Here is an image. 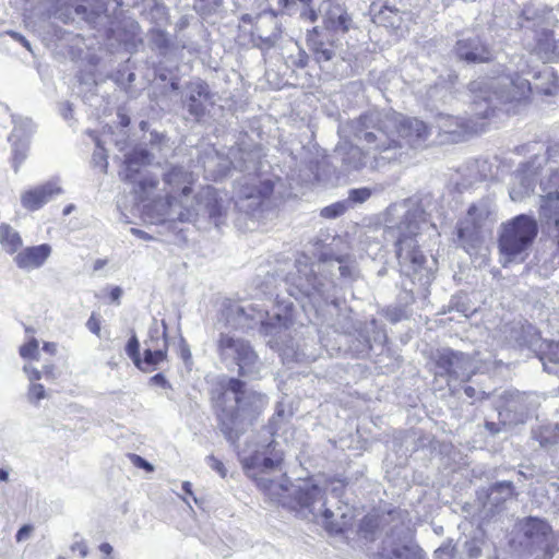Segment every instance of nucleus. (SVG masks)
<instances>
[{
    "mask_svg": "<svg viewBox=\"0 0 559 559\" xmlns=\"http://www.w3.org/2000/svg\"><path fill=\"white\" fill-rule=\"evenodd\" d=\"M264 396L254 391H248L245 381L229 378L221 383V388L211 397L213 411L222 433L229 441H236L240 435V426L246 415L255 419L261 413Z\"/></svg>",
    "mask_w": 559,
    "mask_h": 559,
    "instance_id": "1",
    "label": "nucleus"
},
{
    "mask_svg": "<svg viewBox=\"0 0 559 559\" xmlns=\"http://www.w3.org/2000/svg\"><path fill=\"white\" fill-rule=\"evenodd\" d=\"M538 233V222L532 215L519 214L503 222L497 239L503 266L510 263H523L528 258Z\"/></svg>",
    "mask_w": 559,
    "mask_h": 559,
    "instance_id": "2",
    "label": "nucleus"
},
{
    "mask_svg": "<svg viewBox=\"0 0 559 559\" xmlns=\"http://www.w3.org/2000/svg\"><path fill=\"white\" fill-rule=\"evenodd\" d=\"M378 131L385 138V141L376 143L374 148L378 152L402 147L403 143L416 147L430 134V129L424 121L402 115L386 117L379 124Z\"/></svg>",
    "mask_w": 559,
    "mask_h": 559,
    "instance_id": "3",
    "label": "nucleus"
},
{
    "mask_svg": "<svg viewBox=\"0 0 559 559\" xmlns=\"http://www.w3.org/2000/svg\"><path fill=\"white\" fill-rule=\"evenodd\" d=\"M111 2L116 7H134L139 0H44V5L48 14L64 23L84 21L93 24L102 14L108 16V4Z\"/></svg>",
    "mask_w": 559,
    "mask_h": 559,
    "instance_id": "4",
    "label": "nucleus"
},
{
    "mask_svg": "<svg viewBox=\"0 0 559 559\" xmlns=\"http://www.w3.org/2000/svg\"><path fill=\"white\" fill-rule=\"evenodd\" d=\"M488 100H495L504 108L508 114H515L520 108L530 105L533 100L534 88L528 80L519 73H499L491 76L487 83Z\"/></svg>",
    "mask_w": 559,
    "mask_h": 559,
    "instance_id": "5",
    "label": "nucleus"
},
{
    "mask_svg": "<svg viewBox=\"0 0 559 559\" xmlns=\"http://www.w3.org/2000/svg\"><path fill=\"white\" fill-rule=\"evenodd\" d=\"M435 367V378H443L450 386L459 380L468 381L471 374L468 372L469 357L467 354L456 352L451 348H442L437 350L432 357Z\"/></svg>",
    "mask_w": 559,
    "mask_h": 559,
    "instance_id": "6",
    "label": "nucleus"
},
{
    "mask_svg": "<svg viewBox=\"0 0 559 559\" xmlns=\"http://www.w3.org/2000/svg\"><path fill=\"white\" fill-rule=\"evenodd\" d=\"M275 447L276 442L275 440H272L265 447L264 452L254 451L243 462V468L248 476L252 478L257 486L264 492L271 490L273 481L259 477L258 472L280 467L284 460L283 453L281 451H276Z\"/></svg>",
    "mask_w": 559,
    "mask_h": 559,
    "instance_id": "7",
    "label": "nucleus"
},
{
    "mask_svg": "<svg viewBox=\"0 0 559 559\" xmlns=\"http://www.w3.org/2000/svg\"><path fill=\"white\" fill-rule=\"evenodd\" d=\"M417 233L401 234L395 242V253L404 274L415 278L421 274L427 259L420 250L417 240Z\"/></svg>",
    "mask_w": 559,
    "mask_h": 559,
    "instance_id": "8",
    "label": "nucleus"
},
{
    "mask_svg": "<svg viewBox=\"0 0 559 559\" xmlns=\"http://www.w3.org/2000/svg\"><path fill=\"white\" fill-rule=\"evenodd\" d=\"M217 350L221 356L233 352L234 360L238 366V376L243 377L248 370L255 365L258 354L254 352L250 342L222 333L217 340Z\"/></svg>",
    "mask_w": 559,
    "mask_h": 559,
    "instance_id": "9",
    "label": "nucleus"
},
{
    "mask_svg": "<svg viewBox=\"0 0 559 559\" xmlns=\"http://www.w3.org/2000/svg\"><path fill=\"white\" fill-rule=\"evenodd\" d=\"M166 186V201L173 205L193 192L197 178L192 171L181 166H171L163 176Z\"/></svg>",
    "mask_w": 559,
    "mask_h": 559,
    "instance_id": "10",
    "label": "nucleus"
},
{
    "mask_svg": "<svg viewBox=\"0 0 559 559\" xmlns=\"http://www.w3.org/2000/svg\"><path fill=\"white\" fill-rule=\"evenodd\" d=\"M168 326L162 321V328L154 325L144 340L143 361L145 370L155 367L168 358Z\"/></svg>",
    "mask_w": 559,
    "mask_h": 559,
    "instance_id": "11",
    "label": "nucleus"
},
{
    "mask_svg": "<svg viewBox=\"0 0 559 559\" xmlns=\"http://www.w3.org/2000/svg\"><path fill=\"white\" fill-rule=\"evenodd\" d=\"M187 87V110L195 121L200 122L209 115L210 108L214 106L213 94L209 84L204 81L189 83Z\"/></svg>",
    "mask_w": 559,
    "mask_h": 559,
    "instance_id": "12",
    "label": "nucleus"
},
{
    "mask_svg": "<svg viewBox=\"0 0 559 559\" xmlns=\"http://www.w3.org/2000/svg\"><path fill=\"white\" fill-rule=\"evenodd\" d=\"M456 56L467 63H487L493 60L492 49L481 37H465L455 45Z\"/></svg>",
    "mask_w": 559,
    "mask_h": 559,
    "instance_id": "13",
    "label": "nucleus"
},
{
    "mask_svg": "<svg viewBox=\"0 0 559 559\" xmlns=\"http://www.w3.org/2000/svg\"><path fill=\"white\" fill-rule=\"evenodd\" d=\"M61 188L56 183L46 182L26 190L21 195V203L28 211H37L43 207L52 197L60 194Z\"/></svg>",
    "mask_w": 559,
    "mask_h": 559,
    "instance_id": "14",
    "label": "nucleus"
},
{
    "mask_svg": "<svg viewBox=\"0 0 559 559\" xmlns=\"http://www.w3.org/2000/svg\"><path fill=\"white\" fill-rule=\"evenodd\" d=\"M322 7L325 11L323 23L326 29L335 33H346L352 29L353 21L342 5L326 0Z\"/></svg>",
    "mask_w": 559,
    "mask_h": 559,
    "instance_id": "15",
    "label": "nucleus"
},
{
    "mask_svg": "<svg viewBox=\"0 0 559 559\" xmlns=\"http://www.w3.org/2000/svg\"><path fill=\"white\" fill-rule=\"evenodd\" d=\"M51 253V248L47 243L27 247L19 251L14 262L20 269H37L44 264Z\"/></svg>",
    "mask_w": 559,
    "mask_h": 559,
    "instance_id": "16",
    "label": "nucleus"
},
{
    "mask_svg": "<svg viewBox=\"0 0 559 559\" xmlns=\"http://www.w3.org/2000/svg\"><path fill=\"white\" fill-rule=\"evenodd\" d=\"M151 164V154L146 150H133L124 156V169L120 173V177L126 182L133 181L141 169Z\"/></svg>",
    "mask_w": 559,
    "mask_h": 559,
    "instance_id": "17",
    "label": "nucleus"
},
{
    "mask_svg": "<svg viewBox=\"0 0 559 559\" xmlns=\"http://www.w3.org/2000/svg\"><path fill=\"white\" fill-rule=\"evenodd\" d=\"M539 211L546 223L556 230L555 241L559 251V192H550L543 197Z\"/></svg>",
    "mask_w": 559,
    "mask_h": 559,
    "instance_id": "18",
    "label": "nucleus"
},
{
    "mask_svg": "<svg viewBox=\"0 0 559 559\" xmlns=\"http://www.w3.org/2000/svg\"><path fill=\"white\" fill-rule=\"evenodd\" d=\"M203 197L205 198V209L209 218L214 222L216 226L222 224V219L226 216V207L224 200L221 198L219 192L212 186H205L202 189Z\"/></svg>",
    "mask_w": 559,
    "mask_h": 559,
    "instance_id": "19",
    "label": "nucleus"
},
{
    "mask_svg": "<svg viewBox=\"0 0 559 559\" xmlns=\"http://www.w3.org/2000/svg\"><path fill=\"white\" fill-rule=\"evenodd\" d=\"M307 46L318 62L329 61L334 56L335 41L331 37H307Z\"/></svg>",
    "mask_w": 559,
    "mask_h": 559,
    "instance_id": "20",
    "label": "nucleus"
},
{
    "mask_svg": "<svg viewBox=\"0 0 559 559\" xmlns=\"http://www.w3.org/2000/svg\"><path fill=\"white\" fill-rule=\"evenodd\" d=\"M0 245L9 254L17 253L22 248L23 240L21 235L9 224H0Z\"/></svg>",
    "mask_w": 559,
    "mask_h": 559,
    "instance_id": "21",
    "label": "nucleus"
},
{
    "mask_svg": "<svg viewBox=\"0 0 559 559\" xmlns=\"http://www.w3.org/2000/svg\"><path fill=\"white\" fill-rule=\"evenodd\" d=\"M523 534L526 538L547 537L551 526L547 521L535 516H527L522 522Z\"/></svg>",
    "mask_w": 559,
    "mask_h": 559,
    "instance_id": "22",
    "label": "nucleus"
},
{
    "mask_svg": "<svg viewBox=\"0 0 559 559\" xmlns=\"http://www.w3.org/2000/svg\"><path fill=\"white\" fill-rule=\"evenodd\" d=\"M536 79L540 81L535 85L536 93L550 96L559 92V78L552 70L540 71Z\"/></svg>",
    "mask_w": 559,
    "mask_h": 559,
    "instance_id": "23",
    "label": "nucleus"
},
{
    "mask_svg": "<svg viewBox=\"0 0 559 559\" xmlns=\"http://www.w3.org/2000/svg\"><path fill=\"white\" fill-rule=\"evenodd\" d=\"M381 559H427L425 551L418 545H402L393 548L389 554L379 552Z\"/></svg>",
    "mask_w": 559,
    "mask_h": 559,
    "instance_id": "24",
    "label": "nucleus"
},
{
    "mask_svg": "<svg viewBox=\"0 0 559 559\" xmlns=\"http://www.w3.org/2000/svg\"><path fill=\"white\" fill-rule=\"evenodd\" d=\"M322 490L316 485H307L296 490L294 500L300 508H311L321 497Z\"/></svg>",
    "mask_w": 559,
    "mask_h": 559,
    "instance_id": "25",
    "label": "nucleus"
},
{
    "mask_svg": "<svg viewBox=\"0 0 559 559\" xmlns=\"http://www.w3.org/2000/svg\"><path fill=\"white\" fill-rule=\"evenodd\" d=\"M322 516L324 528L331 535L344 534L352 526L350 519L345 514H342L341 521L337 522L333 520V512L329 509H325L322 513Z\"/></svg>",
    "mask_w": 559,
    "mask_h": 559,
    "instance_id": "26",
    "label": "nucleus"
},
{
    "mask_svg": "<svg viewBox=\"0 0 559 559\" xmlns=\"http://www.w3.org/2000/svg\"><path fill=\"white\" fill-rule=\"evenodd\" d=\"M400 20L399 11L388 5H384L379 12L373 14V22L385 28H399Z\"/></svg>",
    "mask_w": 559,
    "mask_h": 559,
    "instance_id": "27",
    "label": "nucleus"
},
{
    "mask_svg": "<svg viewBox=\"0 0 559 559\" xmlns=\"http://www.w3.org/2000/svg\"><path fill=\"white\" fill-rule=\"evenodd\" d=\"M537 49L540 57L547 62L554 61L559 55L556 51L557 46L554 37H540L537 43Z\"/></svg>",
    "mask_w": 559,
    "mask_h": 559,
    "instance_id": "28",
    "label": "nucleus"
},
{
    "mask_svg": "<svg viewBox=\"0 0 559 559\" xmlns=\"http://www.w3.org/2000/svg\"><path fill=\"white\" fill-rule=\"evenodd\" d=\"M126 353L133 364L141 370H145L143 357L140 354V343L135 334H132L126 345Z\"/></svg>",
    "mask_w": 559,
    "mask_h": 559,
    "instance_id": "29",
    "label": "nucleus"
},
{
    "mask_svg": "<svg viewBox=\"0 0 559 559\" xmlns=\"http://www.w3.org/2000/svg\"><path fill=\"white\" fill-rule=\"evenodd\" d=\"M347 210H348L347 201H337L335 203H332V204L321 209L320 215L323 218L333 219V218H336V217L345 214Z\"/></svg>",
    "mask_w": 559,
    "mask_h": 559,
    "instance_id": "30",
    "label": "nucleus"
},
{
    "mask_svg": "<svg viewBox=\"0 0 559 559\" xmlns=\"http://www.w3.org/2000/svg\"><path fill=\"white\" fill-rule=\"evenodd\" d=\"M295 1H296V4L290 10H285L287 13H289V14L294 13L296 11L297 5L300 4L301 5L300 17L304 21H308L311 23L317 21L318 14H317L316 10H313L310 7L312 0H295Z\"/></svg>",
    "mask_w": 559,
    "mask_h": 559,
    "instance_id": "31",
    "label": "nucleus"
},
{
    "mask_svg": "<svg viewBox=\"0 0 559 559\" xmlns=\"http://www.w3.org/2000/svg\"><path fill=\"white\" fill-rule=\"evenodd\" d=\"M23 359L37 360L39 357V343L35 337H31L19 349Z\"/></svg>",
    "mask_w": 559,
    "mask_h": 559,
    "instance_id": "32",
    "label": "nucleus"
},
{
    "mask_svg": "<svg viewBox=\"0 0 559 559\" xmlns=\"http://www.w3.org/2000/svg\"><path fill=\"white\" fill-rule=\"evenodd\" d=\"M294 323V306L289 304L285 307L284 314H276L274 322L271 323L273 326L289 328Z\"/></svg>",
    "mask_w": 559,
    "mask_h": 559,
    "instance_id": "33",
    "label": "nucleus"
},
{
    "mask_svg": "<svg viewBox=\"0 0 559 559\" xmlns=\"http://www.w3.org/2000/svg\"><path fill=\"white\" fill-rule=\"evenodd\" d=\"M371 189L364 187V188H356L352 189L348 192V203H364L371 197Z\"/></svg>",
    "mask_w": 559,
    "mask_h": 559,
    "instance_id": "34",
    "label": "nucleus"
},
{
    "mask_svg": "<svg viewBox=\"0 0 559 559\" xmlns=\"http://www.w3.org/2000/svg\"><path fill=\"white\" fill-rule=\"evenodd\" d=\"M46 396L45 388L39 383H32L28 389V397L31 401L37 403Z\"/></svg>",
    "mask_w": 559,
    "mask_h": 559,
    "instance_id": "35",
    "label": "nucleus"
},
{
    "mask_svg": "<svg viewBox=\"0 0 559 559\" xmlns=\"http://www.w3.org/2000/svg\"><path fill=\"white\" fill-rule=\"evenodd\" d=\"M87 329L95 335H100V318L96 313H92L86 322Z\"/></svg>",
    "mask_w": 559,
    "mask_h": 559,
    "instance_id": "36",
    "label": "nucleus"
},
{
    "mask_svg": "<svg viewBox=\"0 0 559 559\" xmlns=\"http://www.w3.org/2000/svg\"><path fill=\"white\" fill-rule=\"evenodd\" d=\"M157 186L158 179L156 177H145L139 182V187L142 192L154 190Z\"/></svg>",
    "mask_w": 559,
    "mask_h": 559,
    "instance_id": "37",
    "label": "nucleus"
},
{
    "mask_svg": "<svg viewBox=\"0 0 559 559\" xmlns=\"http://www.w3.org/2000/svg\"><path fill=\"white\" fill-rule=\"evenodd\" d=\"M178 353H179L180 358L185 362H189L191 360L190 347H189L188 343L186 342V340L182 337L179 341Z\"/></svg>",
    "mask_w": 559,
    "mask_h": 559,
    "instance_id": "38",
    "label": "nucleus"
},
{
    "mask_svg": "<svg viewBox=\"0 0 559 559\" xmlns=\"http://www.w3.org/2000/svg\"><path fill=\"white\" fill-rule=\"evenodd\" d=\"M377 527V520L372 516H365L360 522V530L372 532Z\"/></svg>",
    "mask_w": 559,
    "mask_h": 559,
    "instance_id": "39",
    "label": "nucleus"
},
{
    "mask_svg": "<svg viewBox=\"0 0 559 559\" xmlns=\"http://www.w3.org/2000/svg\"><path fill=\"white\" fill-rule=\"evenodd\" d=\"M466 551L469 558H477L481 554L480 547L476 544L475 540H471L466 544Z\"/></svg>",
    "mask_w": 559,
    "mask_h": 559,
    "instance_id": "40",
    "label": "nucleus"
},
{
    "mask_svg": "<svg viewBox=\"0 0 559 559\" xmlns=\"http://www.w3.org/2000/svg\"><path fill=\"white\" fill-rule=\"evenodd\" d=\"M131 459L135 466L146 469L147 472L153 471V466L147 461H145L143 457H141L136 454H132Z\"/></svg>",
    "mask_w": 559,
    "mask_h": 559,
    "instance_id": "41",
    "label": "nucleus"
},
{
    "mask_svg": "<svg viewBox=\"0 0 559 559\" xmlns=\"http://www.w3.org/2000/svg\"><path fill=\"white\" fill-rule=\"evenodd\" d=\"M32 531H33L32 525H28V524L23 525L16 533V536H15L16 540L22 542V540L28 538Z\"/></svg>",
    "mask_w": 559,
    "mask_h": 559,
    "instance_id": "42",
    "label": "nucleus"
},
{
    "mask_svg": "<svg viewBox=\"0 0 559 559\" xmlns=\"http://www.w3.org/2000/svg\"><path fill=\"white\" fill-rule=\"evenodd\" d=\"M122 295V289L119 286H114L109 289V299L111 302L119 304L120 297Z\"/></svg>",
    "mask_w": 559,
    "mask_h": 559,
    "instance_id": "43",
    "label": "nucleus"
},
{
    "mask_svg": "<svg viewBox=\"0 0 559 559\" xmlns=\"http://www.w3.org/2000/svg\"><path fill=\"white\" fill-rule=\"evenodd\" d=\"M25 371L27 372L28 379L32 382L39 381L43 378V372L36 368H26L25 367Z\"/></svg>",
    "mask_w": 559,
    "mask_h": 559,
    "instance_id": "44",
    "label": "nucleus"
},
{
    "mask_svg": "<svg viewBox=\"0 0 559 559\" xmlns=\"http://www.w3.org/2000/svg\"><path fill=\"white\" fill-rule=\"evenodd\" d=\"M276 2L282 10H290L296 4L295 0H276Z\"/></svg>",
    "mask_w": 559,
    "mask_h": 559,
    "instance_id": "45",
    "label": "nucleus"
},
{
    "mask_svg": "<svg viewBox=\"0 0 559 559\" xmlns=\"http://www.w3.org/2000/svg\"><path fill=\"white\" fill-rule=\"evenodd\" d=\"M99 550L106 557H110L112 554V547L108 543H103L99 545Z\"/></svg>",
    "mask_w": 559,
    "mask_h": 559,
    "instance_id": "46",
    "label": "nucleus"
},
{
    "mask_svg": "<svg viewBox=\"0 0 559 559\" xmlns=\"http://www.w3.org/2000/svg\"><path fill=\"white\" fill-rule=\"evenodd\" d=\"M41 372H43V377L51 378V379L55 378V367L52 365L45 366Z\"/></svg>",
    "mask_w": 559,
    "mask_h": 559,
    "instance_id": "47",
    "label": "nucleus"
},
{
    "mask_svg": "<svg viewBox=\"0 0 559 559\" xmlns=\"http://www.w3.org/2000/svg\"><path fill=\"white\" fill-rule=\"evenodd\" d=\"M107 264H108V260L107 259H97L94 262V264H93V270L94 271H99L103 267H105Z\"/></svg>",
    "mask_w": 559,
    "mask_h": 559,
    "instance_id": "48",
    "label": "nucleus"
},
{
    "mask_svg": "<svg viewBox=\"0 0 559 559\" xmlns=\"http://www.w3.org/2000/svg\"><path fill=\"white\" fill-rule=\"evenodd\" d=\"M338 270H340L341 276H343V277H348L352 275V269L348 265H341Z\"/></svg>",
    "mask_w": 559,
    "mask_h": 559,
    "instance_id": "49",
    "label": "nucleus"
},
{
    "mask_svg": "<svg viewBox=\"0 0 559 559\" xmlns=\"http://www.w3.org/2000/svg\"><path fill=\"white\" fill-rule=\"evenodd\" d=\"M364 140L368 143H376L377 142V135L373 132H366L364 134Z\"/></svg>",
    "mask_w": 559,
    "mask_h": 559,
    "instance_id": "50",
    "label": "nucleus"
},
{
    "mask_svg": "<svg viewBox=\"0 0 559 559\" xmlns=\"http://www.w3.org/2000/svg\"><path fill=\"white\" fill-rule=\"evenodd\" d=\"M152 381L160 384V385H165L167 383L165 377L160 373H157L155 374L153 378H152Z\"/></svg>",
    "mask_w": 559,
    "mask_h": 559,
    "instance_id": "51",
    "label": "nucleus"
},
{
    "mask_svg": "<svg viewBox=\"0 0 559 559\" xmlns=\"http://www.w3.org/2000/svg\"><path fill=\"white\" fill-rule=\"evenodd\" d=\"M43 348H44V350H46L50 354H55V352H56V345L53 343H45Z\"/></svg>",
    "mask_w": 559,
    "mask_h": 559,
    "instance_id": "52",
    "label": "nucleus"
},
{
    "mask_svg": "<svg viewBox=\"0 0 559 559\" xmlns=\"http://www.w3.org/2000/svg\"><path fill=\"white\" fill-rule=\"evenodd\" d=\"M468 233V227H459L457 236L460 239H465Z\"/></svg>",
    "mask_w": 559,
    "mask_h": 559,
    "instance_id": "53",
    "label": "nucleus"
},
{
    "mask_svg": "<svg viewBox=\"0 0 559 559\" xmlns=\"http://www.w3.org/2000/svg\"><path fill=\"white\" fill-rule=\"evenodd\" d=\"M182 489L188 495H192V490H191V484L189 481H185L182 484Z\"/></svg>",
    "mask_w": 559,
    "mask_h": 559,
    "instance_id": "54",
    "label": "nucleus"
},
{
    "mask_svg": "<svg viewBox=\"0 0 559 559\" xmlns=\"http://www.w3.org/2000/svg\"><path fill=\"white\" fill-rule=\"evenodd\" d=\"M258 19H259V16L253 17V16H251L249 14H246V15L242 16V22L243 23H252L253 20H258Z\"/></svg>",
    "mask_w": 559,
    "mask_h": 559,
    "instance_id": "55",
    "label": "nucleus"
},
{
    "mask_svg": "<svg viewBox=\"0 0 559 559\" xmlns=\"http://www.w3.org/2000/svg\"><path fill=\"white\" fill-rule=\"evenodd\" d=\"M8 480V472L0 468V481H7Z\"/></svg>",
    "mask_w": 559,
    "mask_h": 559,
    "instance_id": "56",
    "label": "nucleus"
},
{
    "mask_svg": "<svg viewBox=\"0 0 559 559\" xmlns=\"http://www.w3.org/2000/svg\"><path fill=\"white\" fill-rule=\"evenodd\" d=\"M215 468H216V469H217V471H218L223 476H225V468H224V466H223V464H222L221 462H217V463H216Z\"/></svg>",
    "mask_w": 559,
    "mask_h": 559,
    "instance_id": "57",
    "label": "nucleus"
},
{
    "mask_svg": "<svg viewBox=\"0 0 559 559\" xmlns=\"http://www.w3.org/2000/svg\"><path fill=\"white\" fill-rule=\"evenodd\" d=\"M307 60H308V56H306V55H305V56H302V57L299 59V61H298V66H300V67H306V64H307Z\"/></svg>",
    "mask_w": 559,
    "mask_h": 559,
    "instance_id": "58",
    "label": "nucleus"
},
{
    "mask_svg": "<svg viewBox=\"0 0 559 559\" xmlns=\"http://www.w3.org/2000/svg\"><path fill=\"white\" fill-rule=\"evenodd\" d=\"M25 47H28V44L26 41V37L24 36H21V37H16Z\"/></svg>",
    "mask_w": 559,
    "mask_h": 559,
    "instance_id": "59",
    "label": "nucleus"
},
{
    "mask_svg": "<svg viewBox=\"0 0 559 559\" xmlns=\"http://www.w3.org/2000/svg\"><path fill=\"white\" fill-rule=\"evenodd\" d=\"M129 123H130V120H129V118H128V117H123V118L121 119V124H122V126L127 127Z\"/></svg>",
    "mask_w": 559,
    "mask_h": 559,
    "instance_id": "60",
    "label": "nucleus"
},
{
    "mask_svg": "<svg viewBox=\"0 0 559 559\" xmlns=\"http://www.w3.org/2000/svg\"><path fill=\"white\" fill-rule=\"evenodd\" d=\"M465 392H466V394H467L468 396H472V395H473V392H474V389H473V388H471V386H468V388H466V389H465Z\"/></svg>",
    "mask_w": 559,
    "mask_h": 559,
    "instance_id": "61",
    "label": "nucleus"
},
{
    "mask_svg": "<svg viewBox=\"0 0 559 559\" xmlns=\"http://www.w3.org/2000/svg\"><path fill=\"white\" fill-rule=\"evenodd\" d=\"M5 35L13 36V35H20V34H19V33H16V32H13V31H7V32H5Z\"/></svg>",
    "mask_w": 559,
    "mask_h": 559,
    "instance_id": "62",
    "label": "nucleus"
},
{
    "mask_svg": "<svg viewBox=\"0 0 559 559\" xmlns=\"http://www.w3.org/2000/svg\"><path fill=\"white\" fill-rule=\"evenodd\" d=\"M473 228L475 229L476 234H478V226L476 222H473Z\"/></svg>",
    "mask_w": 559,
    "mask_h": 559,
    "instance_id": "63",
    "label": "nucleus"
},
{
    "mask_svg": "<svg viewBox=\"0 0 559 559\" xmlns=\"http://www.w3.org/2000/svg\"><path fill=\"white\" fill-rule=\"evenodd\" d=\"M447 550H448V548H438L437 552H444Z\"/></svg>",
    "mask_w": 559,
    "mask_h": 559,
    "instance_id": "64",
    "label": "nucleus"
}]
</instances>
